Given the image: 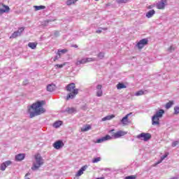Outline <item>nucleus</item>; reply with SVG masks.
<instances>
[{"mask_svg": "<svg viewBox=\"0 0 179 179\" xmlns=\"http://www.w3.org/2000/svg\"><path fill=\"white\" fill-rule=\"evenodd\" d=\"M87 169V166H83L80 170L83 173Z\"/></svg>", "mask_w": 179, "mask_h": 179, "instance_id": "a18cd8bd", "label": "nucleus"}, {"mask_svg": "<svg viewBox=\"0 0 179 179\" xmlns=\"http://www.w3.org/2000/svg\"><path fill=\"white\" fill-rule=\"evenodd\" d=\"M66 90L70 92L67 94L66 100H72L73 99H75L76 94L79 93V90L76 89V85H75V83H73L69 84L66 87Z\"/></svg>", "mask_w": 179, "mask_h": 179, "instance_id": "7ed1b4c3", "label": "nucleus"}, {"mask_svg": "<svg viewBox=\"0 0 179 179\" xmlns=\"http://www.w3.org/2000/svg\"><path fill=\"white\" fill-rule=\"evenodd\" d=\"M17 31L19 32V35L20 36V34H22V33H23V31H24V28L20 27V28H19V29Z\"/></svg>", "mask_w": 179, "mask_h": 179, "instance_id": "4c0bfd02", "label": "nucleus"}, {"mask_svg": "<svg viewBox=\"0 0 179 179\" xmlns=\"http://www.w3.org/2000/svg\"><path fill=\"white\" fill-rule=\"evenodd\" d=\"M60 125H62V121H57L53 124L54 128H59Z\"/></svg>", "mask_w": 179, "mask_h": 179, "instance_id": "412c9836", "label": "nucleus"}, {"mask_svg": "<svg viewBox=\"0 0 179 179\" xmlns=\"http://www.w3.org/2000/svg\"><path fill=\"white\" fill-rule=\"evenodd\" d=\"M115 117V115H107L102 118V121H110V120H113V118H114Z\"/></svg>", "mask_w": 179, "mask_h": 179, "instance_id": "6ab92c4d", "label": "nucleus"}, {"mask_svg": "<svg viewBox=\"0 0 179 179\" xmlns=\"http://www.w3.org/2000/svg\"><path fill=\"white\" fill-rule=\"evenodd\" d=\"M74 179H79L78 178H74Z\"/></svg>", "mask_w": 179, "mask_h": 179, "instance_id": "864d4df0", "label": "nucleus"}, {"mask_svg": "<svg viewBox=\"0 0 179 179\" xmlns=\"http://www.w3.org/2000/svg\"><path fill=\"white\" fill-rule=\"evenodd\" d=\"M116 87L117 90H121V89H127V85H125L122 83H119L117 85Z\"/></svg>", "mask_w": 179, "mask_h": 179, "instance_id": "f3484780", "label": "nucleus"}, {"mask_svg": "<svg viewBox=\"0 0 179 179\" xmlns=\"http://www.w3.org/2000/svg\"><path fill=\"white\" fill-rule=\"evenodd\" d=\"M61 58V53L57 52V55L54 58V62H56L57 59H59Z\"/></svg>", "mask_w": 179, "mask_h": 179, "instance_id": "f704fd0d", "label": "nucleus"}, {"mask_svg": "<svg viewBox=\"0 0 179 179\" xmlns=\"http://www.w3.org/2000/svg\"><path fill=\"white\" fill-rule=\"evenodd\" d=\"M30 176V173H27L25 175L24 178H26V177H27V176Z\"/></svg>", "mask_w": 179, "mask_h": 179, "instance_id": "8fccbe9b", "label": "nucleus"}, {"mask_svg": "<svg viewBox=\"0 0 179 179\" xmlns=\"http://www.w3.org/2000/svg\"><path fill=\"white\" fill-rule=\"evenodd\" d=\"M176 50H177V46H176V45H172L168 48L167 51L168 52H174Z\"/></svg>", "mask_w": 179, "mask_h": 179, "instance_id": "a211bd4d", "label": "nucleus"}, {"mask_svg": "<svg viewBox=\"0 0 179 179\" xmlns=\"http://www.w3.org/2000/svg\"><path fill=\"white\" fill-rule=\"evenodd\" d=\"M75 48H78V45H74Z\"/></svg>", "mask_w": 179, "mask_h": 179, "instance_id": "3c124183", "label": "nucleus"}, {"mask_svg": "<svg viewBox=\"0 0 179 179\" xmlns=\"http://www.w3.org/2000/svg\"><path fill=\"white\" fill-rule=\"evenodd\" d=\"M27 83H29V80H25L22 83V85H27Z\"/></svg>", "mask_w": 179, "mask_h": 179, "instance_id": "09e8293b", "label": "nucleus"}, {"mask_svg": "<svg viewBox=\"0 0 179 179\" xmlns=\"http://www.w3.org/2000/svg\"><path fill=\"white\" fill-rule=\"evenodd\" d=\"M103 170L104 171H111V169L110 168H105Z\"/></svg>", "mask_w": 179, "mask_h": 179, "instance_id": "de8ad7c7", "label": "nucleus"}, {"mask_svg": "<svg viewBox=\"0 0 179 179\" xmlns=\"http://www.w3.org/2000/svg\"><path fill=\"white\" fill-rule=\"evenodd\" d=\"M64 66H65V64H55V69H58V68L59 69L64 68Z\"/></svg>", "mask_w": 179, "mask_h": 179, "instance_id": "72a5a7b5", "label": "nucleus"}, {"mask_svg": "<svg viewBox=\"0 0 179 179\" xmlns=\"http://www.w3.org/2000/svg\"><path fill=\"white\" fill-rule=\"evenodd\" d=\"M89 129H92V127L90 125H86L85 127H84L81 129V131L83 132H86V131H89Z\"/></svg>", "mask_w": 179, "mask_h": 179, "instance_id": "5701e85b", "label": "nucleus"}, {"mask_svg": "<svg viewBox=\"0 0 179 179\" xmlns=\"http://www.w3.org/2000/svg\"><path fill=\"white\" fill-rule=\"evenodd\" d=\"M99 162H101V157H95L92 159V163H99Z\"/></svg>", "mask_w": 179, "mask_h": 179, "instance_id": "c756f323", "label": "nucleus"}, {"mask_svg": "<svg viewBox=\"0 0 179 179\" xmlns=\"http://www.w3.org/2000/svg\"><path fill=\"white\" fill-rule=\"evenodd\" d=\"M145 94V91L141 90L135 93V96H143Z\"/></svg>", "mask_w": 179, "mask_h": 179, "instance_id": "bb28decb", "label": "nucleus"}, {"mask_svg": "<svg viewBox=\"0 0 179 179\" xmlns=\"http://www.w3.org/2000/svg\"><path fill=\"white\" fill-rule=\"evenodd\" d=\"M131 113H129L126 115L122 120L121 122L123 124V125H127V122H128V117L129 115H131Z\"/></svg>", "mask_w": 179, "mask_h": 179, "instance_id": "2eb2a0df", "label": "nucleus"}, {"mask_svg": "<svg viewBox=\"0 0 179 179\" xmlns=\"http://www.w3.org/2000/svg\"><path fill=\"white\" fill-rule=\"evenodd\" d=\"M56 87L55 84H50L47 86V91L48 92H54L55 90Z\"/></svg>", "mask_w": 179, "mask_h": 179, "instance_id": "dca6fc26", "label": "nucleus"}, {"mask_svg": "<svg viewBox=\"0 0 179 179\" xmlns=\"http://www.w3.org/2000/svg\"><path fill=\"white\" fill-rule=\"evenodd\" d=\"M82 174H83V172L82 171L81 169H80L78 173H76V177H80V176H82Z\"/></svg>", "mask_w": 179, "mask_h": 179, "instance_id": "79ce46f5", "label": "nucleus"}, {"mask_svg": "<svg viewBox=\"0 0 179 179\" xmlns=\"http://www.w3.org/2000/svg\"><path fill=\"white\" fill-rule=\"evenodd\" d=\"M166 5H167V0H161L156 4V8L157 9H164L166 7Z\"/></svg>", "mask_w": 179, "mask_h": 179, "instance_id": "1a4fd4ad", "label": "nucleus"}, {"mask_svg": "<svg viewBox=\"0 0 179 179\" xmlns=\"http://www.w3.org/2000/svg\"><path fill=\"white\" fill-rule=\"evenodd\" d=\"M95 1H99V0H95Z\"/></svg>", "mask_w": 179, "mask_h": 179, "instance_id": "5fc2aeb1", "label": "nucleus"}, {"mask_svg": "<svg viewBox=\"0 0 179 179\" xmlns=\"http://www.w3.org/2000/svg\"><path fill=\"white\" fill-rule=\"evenodd\" d=\"M115 131V129H111L109 131V134H112V136L106 135L101 138H98L96 140V143H102V142H106V141H110L111 139H118V138H121V136H124L125 135V132L122 131H119L116 133H113Z\"/></svg>", "mask_w": 179, "mask_h": 179, "instance_id": "f03ea898", "label": "nucleus"}, {"mask_svg": "<svg viewBox=\"0 0 179 179\" xmlns=\"http://www.w3.org/2000/svg\"><path fill=\"white\" fill-rule=\"evenodd\" d=\"M98 58H100V59H103V58H104V52H99L98 55Z\"/></svg>", "mask_w": 179, "mask_h": 179, "instance_id": "ea45409f", "label": "nucleus"}, {"mask_svg": "<svg viewBox=\"0 0 179 179\" xmlns=\"http://www.w3.org/2000/svg\"><path fill=\"white\" fill-rule=\"evenodd\" d=\"M174 104V103L173 102V101H169V102H168V103H166V108L167 109V110H169V108H171V106H173Z\"/></svg>", "mask_w": 179, "mask_h": 179, "instance_id": "cd10ccee", "label": "nucleus"}, {"mask_svg": "<svg viewBox=\"0 0 179 179\" xmlns=\"http://www.w3.org/2000/svg\"><path fill=\"white\" fill-rule=\"evenodd\" d=\"M35 162L33 163L31 170L33 171H37L43 164H44V159L41 157V155L36 154L34 156Z\"/></svg>", "mask_w": 179, "mask_h": 179, "instance_id": "20e7f679", "label": "nucleus"}, {"mask_svg": "<svg viewBox=\"0 0 179 179\" xmlns=\"http://www.w3.org/2000/svg\"><path fill=\"white\" fill-rule=\"evenodd\" d=\"M173 114L175 115H178V114H179V107L178 106H175L174 107V113H173Z\"/></svg>", "mask_w": 179, "mask_h": 179, "instance_id": "473e14b6", "label": "nucleus"}, {"mask_svg": "<svg viewBox=\"0 0 179 179\" xmlns=\"http://www.w3.org/2000/svg\"><path fill=\"white\" fill-rule=\"evenodd\" d=\"M156 11L155 10H150L146 13L145 16L148 17V19H150V17H153Z\"/></svg>", "mask_w": 179, "mask_h": 179, "instance_id": "4468645a", "label": "nucleus"}, {"mask_svg": "<svg viewBox=\"0 0 179 179\" xmlns=\"http://www.w3.org/2000/svg\"><path fill=\"white\" fill-rule=\"evenodd\" d=\"M66 111L69 114H73V113H76V109L75 108H67Z\"/></svg>", "mask_w": 179, "mask_h": 179, "instance_id": "aec40b11", "label": "nucleus"}, {"mask_svg": "<svg viewBox=\"0 0 179 179\" xmlns=\"http://www.w3.org/2000/svg\"><path fill=\"white\" fill-rule=\"evenodd\" d=\"M55 19H54V20H45V26H47V24H48L50 22H55Z\"/></svg>", "mask_w": 179, "mask_h": 179, "instance_id": "a19ab883", "label": "nucleus"}, {"mask_svg": "<svg viewBox=\"0 0 179 179\" xmlns=\"http://www.w3.org/2000/svg\"><path fill=\"white\" fill-rule=\"evenodd\" d=\"M24 157H26L24 154H18L15 155V162H22V160H24Z\"/></svg>", "mask_w": 179, "mask_h": 179, "instance_id": "ddd939ff", "label": "nucleus"}, {"mask_svg": "<svg viewBox=\"0 0 179 179\" xmlns=\"http://www.w3.org/2000/svg\"><path fill=\"white\" fill-rule=\"evenodd\" d=\"M148 38H143L137 43V47L140 49H142L143 47H145V45L148 44Z\"/></svg>", "mask_w": 179, "mask_h": 179, "instance_id": "9b49d317", "label": "nucleus"}, {"mask_svg": "<svg viewBox=\"0 0 179 179\" xmlns=\"http://www.w3.org/2000/svg\"><path fill=\"white\" fill-rule=\"evenodd\" d=\"M0 170H1V171H5V170H6V165L5 164L4 162H3V163L1 164Z\"/></svg>", "mask_w": 179, "mask_h": 179, "instance_id": "2f4dec72", "label": "nucleus"}, {"mask_svg": "<svg viewBox=\"0 0 179 179\" xmlns=\"http://www.w3.org/2000/svg\"><path fill=\"white\" fill-rule=\"evenodd\" d=\"M57 52L59 54H60V55H61V54H66V52H68V50L67 49H62V50L59 49Z\"/></svg>", "mask_w": 179, "mask_h": 179, "instance_id": "c85d7f7f", "label": "nucleus"}, {"mask_svg": "<svg viewBox=\"0 0 179 179\" xmlns=\"http://www.w3.org/2000/svg\"><path fill=\"white\" fill-rule=\"evenodd\" d=\"M103 86L101 85H98L96 86V96L97 97H101L103 96Z\"/></svg>", "mask_w": 179, "mask_h": 179, "instance_id": "f8f14e48", "label": "nucleus"}, {"mask_svg": "<svg viewBox=\"0 0 179 179\" xmlns=\"http://www.w3.org/2000/svg\"><path fill=\"white\" fill-rule=\"evenodd\" d=\"M92 61H94V59H93V58L85 57L83 58L81 60H78L76 62V65H81L87 62H92Z\"/></svg>", "mask_w": 179, "mask_h": 179, "instance_id": "6e6552de", "label": "nucleus"}, {"mask_svg": "<svg viewBox=\"0 0 179 179\" xmlns=\"http://www.w3.org/2000/svg\"><path fill=\"white\" fill-rule=\"evenodd\" d=\"M164 110L159 109L152 117V125H160V118L163 117Z\"/></svg>", "mask_w": 179, "mask_h": 179, "instance_id": "39448f33", "label": "nucleus"}, {"mask_svg": "<svg viewBox=\"0 0 179 179\" xmlns=\"http://www.w3.org/2000/svg\"><path fill=\"white\" fill-rule=\"evenodd\" d=\"M4 164L6 165V167H8V166H10V164H12V161H10V160L6 161L4 162Z\"/></svg>", "mask_w": 179, "mask_h": 179, "instance_id": "e433bc0d", "label": "nucleus"}, {"mask_svg": "<svg viewBox=\"0 0 179 179\" xmlns=\"http://www.w3.org/2000/svg\"><path fill=\"white\" fill-rule=\"evenodd\" d=\"M53 148L57 150L64 148V142L61 140H59L53 143Z\"/></svg>", "mask_w": 179, "mask_h": 179, "instance_id": "9d476101", "label": "nucleus"}, {"mask_svg": "<svg viewBox=\"0 0 179 179\" xmlns=\"http://www.w3.org/2000/svg\"><path fill=\"white\" fill-rule=\"evenodd\" d=\"M43 105L44 101H38L33 103L28 109L29 118H34V117H37V115H41V114L45 113V109L43 108Z\"/></svg>", "mask_w": 179, "mask_h": 179, "instance_id": "f257e3e1", "label": "nucleus"}, {"mask_svg": "<svg viewBox=\"0 0 179 179\" xmlns=\"http://www.w3.org/2000/svg\"><path fill=\"white\" fill-rule=\"evenodd\" d=\"M102 30H107V28H99L98 30H96V33H97L98 34H100Z\"/></svg>", "mask_w": 179, "mask_h": 179, "instance_id": "58836bf2", "label": "nucleus"}, {"mask_svg": "<svg viewBox=\"0 0 179 179\" xmlns=\"http://www.w3.org/2000/svg\"><path fill=\"white\" fill-rule=\"evenodd\" d=\"M137 139H141V141H144V142H148L152 138V134L149 133H141L136 136Z\"/></svg>", "mask_w": 179, "mask_h": 179, "instance_id": "423d86ee", "label": "nucleus"}, {"mask_svg": "<svg viewBox=\"0 0 179 179\" xmlns=\"http://www.w3.org/2000/svg\"><path fill=\"white\" fill-rule=\"evenodd\" d=\"M76 2H78V0H67L66 3L69 6L71 5H73V3H76Z\"/></svg>", "mask_w": 179, "mask_h": 179, "instance_id": "a878e982", "label": "nucleus"}, {"mask_svg": "<svg viewBox=\"0 0 179 179\" xmlns=\"http://www.w3.org/2000/svg\"><path fill=\"white\" fill-rule=\"evenodd\" d=\"M179 144L178 141H173L171 144L172 148H176Z\"/></svg>", "mask_w": 179, "mask_h": 179, "instance_id": "c9c22d12", "label": "nucleus"}, {"mask_svg": "<svg viewBox=\"0 0 179 179\" xmlns=\"http://www.w3.org/2000/svg\"><path fill=\"white\" fill-rule=\"evenodd\" d=\"M34 8L35 10H41L43 9H45V6H34Z\"/></svg>", "mask_w": 179, "mask_h": 179, "instance_id": "393cba45", "label": "nucleus"}, {"mask_svg": "<svg viewBox=\"0 0 179 179\" xmlns=\"http://www.w3.org/2000/svg\"><path fill=\"white\" fill-rule=\"evenodd\" d=\"M28 47H29V48H31V50H36L37 44L34 43H28Z\"/></svg>", "mask_w": 179, "mask_h": 179, "instance_id": "4be33fe9", "label": "nucleus"}, {"mask_svg": "<svg viewBox=\"0 0 179 179\" xmlns=\"http://www.w3.org/2000/svg\"><path fill=\"white\" fill-rule=\"evenodd\" d=\"M117 3H124L127 0H116Z\"/></svg>", "mask_w": 179, "mask_h": 179, "instance_id": "49530a36", "label": "nucleus"}, {"mask_svg": "<svg viewBox=\"0 0 179 179\" xmlns=\"http://www.w3.org/2000/svg\"><path fill=\"white\" fill-rule=\"evenodd\" d=\"M125 179H136V176L131 175V176L125 177Z\"/></svg>", "mask_w": 179, "mask_h": 179, "instance_id": "37998d69", "label": "nucleus"}, {"mask_svg": "<svg viewBox=\"0 0 179 179\" xmlns=\"http://www.w3.org/2000/svg\"><path fill=\"white\" fill-rule=\"evenodd\" d=\"M10 10V8L9 6L3 4V3H0V15H2L3 13H8Z\"/></svg>", "mask_w": 179, "mask_h": 179, "instance_id": "0eeeda50", "label": "nucleus"}, {"mask_svg": "<svg viewBox=\"0 0 179 179\" xmlns=\"http://www.w3.org/2000/svg\"><path fill=\"white\" fill-rule=\"evenodd\" d=\"M168 155L165 154L162 157H161V160L158 161L157 163L155 164V166H157V164H160V163H162V162H163V160L167 157Z\"/></svg>", "mask_w": 179, "mask_h": 179, "instance_id": "b1692460", "label": "nucleus"}, {"mask_svg": "<svg viewBox=\"0 0 179 179\" xmlns=\"http://www.w3.org/2000/svg\"><path fill=\"white\" fill-rule=\"evenodd\" d=\"M20 36V35L19 34V32H17V31H15V32L11 35L10 38H16V37H17V36Z\"/></svg>", "mask_w": 179, "mask_h": 179, "instance_id": "7c9ffc66", "label": "nucleus"}, {"mask_svg": "<svg viewBox=\"0 0 179 179\" xmlns=\"http://www.w3.org/2000/svg\"><path fill=\"white\" fill-rule=\"evenodd\" d=\"M24 179H29V178L26 177Z\"/></svg>", "mask_w": 179, "mask_h": 179, "instance_id": "603ef678", "label": "nucleus"}, {"mask_svg": "<svg viewBox=\"0 0 179 179\" xmlns=\"http://www.w3.org/2000/svg\"><path fill=\"white\" fill-rule=\"evenodd\" d=\"M54 34H55V37H58L59 36V31H55Z\"/></svg>", "mask_w": 179, "mask_h": 179, "instance_id": "c03bdc74", "label": "nucleus"}]
</instances>
